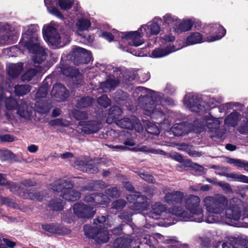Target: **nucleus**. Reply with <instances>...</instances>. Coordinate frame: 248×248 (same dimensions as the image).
Returning <instances> with one entry per match:
<instances>
[{
  "instance_id": "obj_8",
  "label": "nucleus",
  "mask_w": 248,
  "mask_h": 248,
  "mask_svg": "<svg viewBox=\"0 0 248 248\" xmlns=\"http://www.w3.org/2000/svg\"><path fill=\"white\" fill-rule=\"evenodd\" d=\"M243 207L240 199L232 198L230 200L229 206L225 211V217L231 221H239L241 218L243 221L241 226L248 228V203L244 207L243 215H242V209Z\"/></svg>"
},
{
  "instance_id": "obj_53",
  "label": "nucleus",
  "mask_w": 248,
  "mask_h": 248,
  "mask_svg": "<svg viewBox=\"0 0 248 248\" xmlns=\"http://www.w3.org/2000/svg\"><path fill=\"white\" fill-rule=\"evenodd\" d=\"M164 242L170 244L169 248H182L183 247L179 241L175 239H167Z\"/></svg>"
},
{
  "instance_id": "obj_38",
  "label": "nucleus",
  "mask_w": 248,
  "mask_h": 248,
  "mask_svg": "<svg viewBox=\"0 0 248 248\" xmlns=\"http://www.w3.org/2000/svg\"><path fill=\"white\" fill-rule=\"evenodd\" d=\"M29 193H24L22 195L24 198H28L31 200H37L41 201L43 199L42 195L40 192H37L34 189L31 188Z\"/></svg>"
},
{
  "instance_id": "obj_46",
  "label": "nucleus",
  "mask_w": 248,
  "mask_h": 248,
  "mask_svg": "<svg viewBox=\"0 0 248 248\" xmlns=\"http://www.w3.org/2000/svg\"><path fill=\"white\" fill-rule=\"evenodd\" d=\"M50 205L54 210H61L63 208L64 202L60 199L51 202Z\"/></svg>"
},
{
  "instance_id": "obj_26",
  "label": "nucleus",
  "mask_w": 248,
  "mask_h": 248,
  "mask_svg": "<svg viewBox=\"0 0 248 248\" xmlns=\"http://www.w3.org/2000/svg\"><path fill=\"white\" fill-rule=\"evenodd\" d=\"M193 26V23L190 19H186L180 21L179 19V23L177 27H174V31L176 32H185L190 30Z\"/></svg>"
},
{
  "instance_id": "obj_30",
  "label": "nucleus",
  "mask_w": 248,
  "mask_h": 248,
  "mask_svg": "<svg viewBox=\"0 0 248 248\" xmlns=\"http://www.w3.org/2000/svg\"><path fill=\"white\" fill-rule=\"evenodd\" d=\"M0 185H7L10 189L11 191L13 192L19 193L20 192L17 190L21 191V186H18L17 185L14 184L13 183L9 182L4 177L3 174L0 173Z\"/></svg>"
},
{
  "instance_id": "obj_63",
  "label": "nucleus",
  "mask_w": 248,
  "mask_h": 248,
  "mask_svg": "<svg viewBox=\"0 0 248 248\" xmlns=\"http://www.w3.org/2000/svg\"><path fill=\"white\" fill-rule=\"evenodd\" d=\"M38 149V146L34 144H31L28 147V150L32 153L36 152Z\"/></svg>"
},
{
  "instance_id": "obj_18",
  "label": "nucleus",
  "mask_w": 248,
  "mask_h": 248,
  "mask_svg": "<svg viewBox=\"0 0 248 248\" xmlns=\"http://www.w3.org/2000/svg\"><path fill=\"white\" fill-rule=\"evenodd\" d=\"M84 232L86 236L90 238L94 239L98 243H106L108 240V233L107 230L104 229L100 228L97 232L95 233L96 229L91 228L88 229L87 226L84 227Z\"/></svg>"
},
{
  "instance_id": "obj_41",
  "label": "nucleus",
  "mask_w": 248,
  "mask_h": 248,
  "mask_svg": "<svg viewBox=\"0 0 248 248\" xmlns=\"http://www.w3.org/2000/svg\"><path fill=\"white\" fill-rule=\"evenodd\" d=\"M40 71L38 68L31 69L25 73L22 77V79L23 81H30L33 77L35 76L38 72Z\"/></svg>"
},
{
  "instance_id": "obj_58",
  "label": "nucleus",
  "mask_w": 248,
  "mask_h": 248,
  "mask_svg": "<svg viewBox=\"0 0 248 248\" xmlns=\"http://www.w3.org/2000/svg\"><path fill=\"white\" fill-rule=\"evenodd\" d=\"M237 240L236 238L231 237L229 238V241H230V242H223L222 244V248H231V247L232 246V247L236 248V246L233 245V244L232 243V242H236Z\"/></svg>"
},
{
  "instance_id": "obj_47",
  "label": "nucleus",
  "mask_w": 248,
  "mask_h": 248,
  "mask_svg": "<svg viewBox=\"0 0 248 248\" xmlns=\"http://www.w3.org/2000/svg\"><path fill=\"white\" fill-rule=\"evenodd\" d=\"M13 154L9 150L0 151V158L2 160H8L13 158Z\"/></svg>"
},
{
  "instance_id": "obj_21",
  "label": "nucleus",
  "mask_w": 248,
  "mask_h": 248,
  "mask_svg": "<svg viewBox=\"0 0 248 248\" xmlns=\"http://www.w3.org/2000/svg\"><path fill=\"white\" fill-rule=\"evenodd\" d=\"M79 124L82 126L81 131L85 134H92L98 132L102 127V124L100 122L92 121H80Z\"/></svg>"
},
{
  "instance_id": "obj_23",
  "label": "nucleus",
  "mask_w": 248,
  "mask_h": 248,
  "mask_svg": "<svg viewBox=\"0 0 248 248\" xmlns=\"http://www.w3.org/2000/svg\"><path fill=\"white\" fill-rule=\"evenodd\" d=\"M167 209L165 205L160 203L155 202L152 206L151 210L149 213V217L157 219L158 217L162 215L164 213H167Z\"/></svg>"
},
{
  "instance_id": "obj_33",
  "label": "nucleus",
  "mask_w": 248,
  "mask_h": 248,
  "mask_svg": "<svg viewBox=\"0 0 248 248\" xmlns=\"http://www.w3.org/2000/svg\"><path fill=\"white\" fill-rule=\"evenodd\" d=\"M119 81L112 78L108 79L106 82L100 84V87L104 92L111 91L118 84Z\"/></svg>"
},
{
  "instance_id": "obj_31",
  "label": "nucleus",
  "mask_w": 248,
  "mask_h": 248,
  "mask_svg": "<svg viewBox=\"0 0 248 248\" xmlns=\"http://www.w3.org/2000/svg\"><path fill=\"white\" fill-rule=\"evenodd\" d=\"M179 19L175 16L166 14L163 16V24H166L169 27H172L173 30L174 27H177Z\"/></svg>"
},
{
  "instance_id": "obj_59",
  "label": "nucleus",
  "mask_w": 248,
  "mask_h": 248,
  "mask_svg": "<svg viewBox=\"0 0 248 248\" xmlns=\"http://www.w3.org/2000/svg\"><path fill=\"white\" fill-rule=\"evenodd\" d=\"M47 90L46 87H40L36 93V95L37 97H46L47 95Z\"/></svg>"
},
{
  "instance_id": "obj_49",
  "label": "nucleus",
  "mask_w": 248,
  "mask_h": 248,
  "mask_svg": "<svg viewBox=\"0 0 248 248\" xmlns=\"http://www.w3.org/2000/svg\"><path fill=\"white\" fill-rule=\"evenodd\" d=\"M152 235H149L147 234H144L140 236L139 238V243H144L148 245H151L153 244Z\"/></svg>"
},
{
  "instance_id": "obj_27",
  "label": "nucleus",
  "mask_w": 248,
  "mask_h": 248,
  "mask_svg": "<svg viewBox=\"0 0 248 248\" xmlns=\"http://www.w3.org/2000/svg\"><path fill=\"white\" fill-rule=\"evenodd\" d=\"M57 0H44V3L49 13L57 17H61L62 15L58 9L55 6L57 4Z\"/></svg>"
},
{
  "instance_id": "obj_14",
  "label": "nucleus",
  "mask_w": 248,
  "mask_h": 248,
  "mask_svg": "<svg viewBox=\"0 0 248 248\" xmlns=\"http://www.w3.org/2000/svg\"><path fill=\"white\" fill-rule=\"evenodd\" d=\"M13 28L9 24L0 22V45L12 44L16 40Z\"/></svg>"
},
{
  "instance_id": "obj_19",
  "label": "nucleus",
  "mask_w": 248,
  "mask_h": 248,
  "mask_svg": "<svg viewBox=\"0 0 248 248\" xmlns=\"http://www.w3.org/2000/svg\"><path fill=\"white\" fill-rule=\"evenodd\" d=\"M194 127L191 128L189 124L182 122L174 124L170 129V133L173 134L175 136H181L186 134L191 131H194L196 132L200 133L201 130L196 129L195 125Z\"/></svg>"
},
{
  "instance_id": "obj_2",
  "label": "nucleus",
  "mask_w": 248,
  "mask_h": 248,
  "mask_svg": "<svg viewBox=\"0 0 248 248\" xmlns=\"http://www.w3.org/2000/svg\"><path fill=\"white\" fill-rule=\"evenodd\" d=\"M183 199L185 209L181 205H175L170 208L168 213L186 221L214 223L217 221L212 216L204 217L203 210L201 206V199L198 196L190 194L184 196Z\"/></svg>"
},
{
  "instance_id": "obj_44",
  "label": "nucleus",
  "mask_w": 248,
  "mask_h": 248,
  "mask_svg": "<svg viewBox=\"0 0 248 248\" xmlns=\"http://www.w3.org/2000/svg\"><path fill=\"white\" fill-rule=\"evenodd\" d=\"M7 109L12 110L15 109L17 106V102L12 97H9L4 100Z\"/></svg>"
},
{
  "instance_id": "obj_32",
  "label": "nucleus",
  "mask_w": 248,
  "mask_h": 248,
  "mask_svg": "<svg viewBox=\"0 0 248 248\" xmlns=\"http://www.w3.org/2000/svg\"><path fill=\"white\" fill-rule=\"evenodd\" d=\"M239 116L240 114L236 111L231 113L225 119V124L228 126L234 127L237 124Z\"/></svg>"
},
{
  "instance_id": "obj_60",
  "label": "nucleus",
  "mask_w": 248,
  "mask_h": 248,
  "mask_svg": "<svg viewBox=\"0 0 248 248\" xmlns=\"http://www.w3.org/2000/svg\"><path fill=\"white\" fill-rule=\"evenodd\" d=\"M153 244L155 241L157 242H163L164 237L159 233H156L152 235Z\"/></svg>"
},
{
  "instance_id": "obj_9",
  "label": "nucleus",
  "mask_w": 248,
  "mask_h": 248,
  "mask_svg": "<svg viewBox=\"0 0 248 248\" xmlns=\"http://www.w3.org/2000/svg\"><path fill=\"white\" fill-rule=\"evenodd\" d=\"M54 192L61 193L60 196L67 201H76L79 199L80 193L72 189V184L66 180H58L50 185Z\"/></svg>"
},
{
  "instance_id": "obj_51",
  "label": "nucleus",
  "mask_w": 248,
  "mask_h": 248,
  "mask_svg": "<svg viewBox=\"0 0 248 248\" xmlns=\"http://www.w3.org/2000/svg\"><path fill=\"white\" fill-rule=\"evenodd\" d=\"M98 103L101 106L106 108L110 104V100L106 95H103L98 99Z\"/></svg>"
},
{
  "instance_id": "obj_36",
  "label": "nucleus",
  "mask_w": 248,
  "mask_h": 248,
  "mask_svg": "<svg viewBox=\"0 0 248 248\" xmlns=\"http://www.w3.org/2000/svg\"><path fill=\"white\" fill-rule=\"evenodd\" d=\"M17 113L21 117L27 119L29 117L30 114L28 110L27 105L25 102L22 101L17 109Z\"/></svg>"
},
{
  "instance_id": "obj_43",
  "label": "nucleus",
  "mask_w": 248,
  "mask_h": 248,
  "mask_svg": "<svg viewBox=\"0 0 248 248\" xmlns=\"http://www.w3.org/2000/svg\"><path fill=\"white\" fill-rule=\"evenodd\" d=\"M74 1L75 0H59L58 3L62 10H67L71 7Z\"/></svg>"
},
{
  "instance_id": "obj_1",
  "label": "nucleus",
  "mask_w": 248,
  "mask_h": 248,
  "mask_svg": "<svg viewBox=\"0 0 248 248\" xmlns=\"http://www.w3.org/2000/svg\"><path fill=\"white\" fill-rule=\"evenodd\" d=\"M133 96L137 104L143 108L145 114L154 119H164V123L167 124L164 117L167 109L164 105L173 106L174 102L171 98H164L159 93L147 89L142 87H138L134 90Z\"/></svg>"
},
{
  "instance_id": "obj_39",
  "label": "nucleus",
  "mask_w": 248,
  "mask_h": 248,
  "mask_svg": "<svg viewBox=\"0 0 248 248\" xmlns=\"http://www.w3.org/2000/svg\"><path fill=\"white\" fill-rule=\"evenodd\" d=\"M227 177L228 178H231L234 181L248 184V177L243 174H238L234 172L231 173H228Z\"/></svg>"
},
{
  "instance_id": "obj_15",
  "label": "nucleus",
  "mask_w": 248,
  "mask_h": 248,
  "mask_svg": "<svg viewBox=\"0 0 248 248\" xmlns=\"http://www.w3.org/2000/svg\"><path fill=\"white\" fill-rule=\"evenodd\" d=\"M70 54L74 57L77 65L80 63H88L92 60L90 51L78 46H75L72 47Z\"/></svg>"
},
{
  "instance_id": "obj_35",
  "label": "nucleus",
  "mask_w": 248,
  "mask_h": 248,
  "mask_svg": "<svg viewBox=\"0 0 248 248\" xmlns=\"http://www.w3.org/2000/svg\"><path fill=\"white\" fill-rule=\"evenodd\" d=\"M117 32H120L116 30L113 29L112 30V33L105 31L102 33L99 32L98 34L99 36L105 38L109 42H111L113 39L115 40H119V39L121 38V37L119 36L118 33H116Z\"/></svg>"
},
{
  "instance_id": "obj_61",
  "label": "nucleus",
  "mask_w": 248,
  "mask_h": 248,
  "mask_svg": "<svg viewBox=\"0 0 248 248\" xmlns=\"http://www.w3.org/2000/svg\"><path fill=\"white\" fill-rule=\"evenodd\" d=\"M105 187V184L103 182L96 181L94 182V185L92 187L93 189L102 188Z\"/></svg>"
},
{
  "instance_id": "obj_48",
  "label": "nucleus",
  "mask_w": 248,
  "mask_h": 248,
  "mask_svg": "<svg viewBox=\"0 0 248 248\" xmlns=\"http://www.w3.org/2000/svg\"><path fill=\"white\" fill-rule=\"evenodd\" d=\"M140 151L146 153H151L156 154L164 155L165 154V152L162 150L154 149L152 148L147 147L146 146H143L141 147L140 148Z\"/></svg>"
},
{
  "instance_id": "obj_24",
  "label": "nucleus",
  "mask_w": 248,
  "mask_h": 248,
  "mask_svg": "<svg viewBox=\"0 0 248 248\" xmlns=\"http://www.w3.org/2000/svg\"><path fill=\"white\" fill-rule=\"evenodd\" d=\"M75 164L76 168L83 171H86L90 173H95L98 172V168L96 165H93L91 163L85 164L83 162L77 160Z\"/></svg>"
},
{
  "instance_id": "obj_25",
  "label": "nucleus",
  "mask_w": 248,
  "mask_h": 248,
  "mask_svg": "<svg viewBox=\"0 0 248 248\" xmlns=\"http://www.w3.org/2000/svg\"><path fill=\"white\" fill-rule=\"evenodd\" d=\"M122 113L121 108L117 106H113L110 108L108 117L107 118L106 122L108 124H111L112 122L115 123V121H118L117 117L120 116Z\"/></svg>"
},
{
  "instance_id": "obj_22",
  "label": "nucleus",
  "mask_w": 248,
  "mask_h": 248,
  "mask_svg": "<svg viewBox=\"0 0 248 248\" xmlns=\"http://www.w3.org/2000/svg\"><path fill=\"white\" fill-rule=\"evenodd\" d=\"M51 96L55 97L57 101H63L68 96V91L66 88L60 83L54 85L51 92Z\"/></svg>"
},
{
  "instance_id": "obj_7",
  "label": "nucleus",
  "mask_w": 248,
  "mask_h": 248,
  "mask_svg": "<svg viewBox=\"0 0 248 248\" xmlns=\"http://www.w3.org/2000/svg\"><path fill=\"white\" fill-rule=\"evenodd\" d=\"M202 202L208 214L206 217L209 216L214 217L217 219L214 223H217L219 221L217 215H220L224 212L227 207L229 201L224 195L217 194L213 196H206L203 198Z\"/></svg>"
},
{
  "instance_id": "obj_56",
  "label": "nucleus",
  "mask_w": 248,
  "mask_h": 248,
  "mask_svg": "<svg viewBox=\"0 0 248 248\" xmlns=\"http://www.w3.org/2000/svg\"><path fill=\"white\" fill-rule=\"evenodd\" d=\"M125 205V202L123 200H118L112 203V208L117 210L122 209Z\"/></svg>"
},
{
  "instance_id": "obj_16",
  "label": "nucleus",
  "mask_w": 248,
  "mask_h": 248,
  "mask_svg": "<svg viewBox=\"0 0 248 248\" xmlns=\"http://www.w3.org/2000/svg\"><path fill=\"white\" fill-rule=\"evenodd\" d=\"M126 198L129 202H133V205L130 207L133 210L144 211L149 207V203L146 198L139 193L130 194Z\"/></svg>"
},
{
  "instance_id": "obj_52",
  "label": "nucleus",
  "mask_w": 248,
  "mask_h": 248,
  "mask_svg": "<svg viewBox=\"0 0 248 248\" xmlns=\"http://www.w3.org/2000/svg\"><path fill=\"white\" fill-rule=\"evenodd\" d=\"M223 109H229L232 108H238L240 109H242L243 105L238 102H230L222 105Z\"/></svg>"
},
{
  "instance_id": "obj_13",
  "label": "nucleus",
  "mask_w": 248,
  "mask_h": 248,
  "mask_svg": "<svg viewBox=\"0 0 248 248\" xmlns=\"http://www.w3.org/2000/svg\"><path fill=\"white\" fill-rule=\"evenodd\" d=\"M221 124V121L219 118H216L210 113L205 115L202 119V121L199 122L196 120L194 122V124L196 126V129L202 131V129L206 128L211 131H214L218 129Z\"/></svg>"
},
{
  "instance_id": "obj_20",
  "label": "nucleus",
  "mask_w": 248,
  "mask_h": 248,
  "mask_svg": "<svg viewBox=\"0 0 248 248\" xmlns=\"http://www.w3.org/2000/svg\"><path fill=\"white\" fill-rule=\"evenodd\" d=\"M165 196L163 198L164 202L168 204L181 202L184 198V193L180 191L170 190L163 191Z\"/></svg>"
},
{
  "instance_id": "obj_37",
  "label": "nucleus",
  "mask_w": 248,
  "mask_h": 248,
  "mask_svg": "<svg viewBox=\"0 0 248 248\" xmlns=\"http://www.w3.org/2000/svg\"><path fill=\"white\" fill-rule=\"evenodd\" d=\"M111 218V217L109 216L107 217V218L105 216H101L98 217L94 222L96 225L99 224L100 228L103 226L104 228H107L108 226L110 227L111 226V224L109 223Z\"/></svg>"
},
{
  "instance_id": "obj_5",
  "label": "nucleus",
  "mask_w": 248,
  "mask_h": 248,
  "mask_svg": "<svg viewBox=\"0 0 248 248\" xmlns=\"http://www.w3.org/2000/svg\"><path fill=\"white\" fill-rule=\"evenodd\" d=\"M84 201L88 205L77 203L73 206L74 213L78 217L86 218L93 216L95 213L94 207L98 205H107L109 202V199L107 195L92 194L86 196Z\"/></svg>"
},
{
  "instance_id": "obj_45",
  "label": "nucleus",
  "mask_w": 248,
  "mask_h": 248,
  "mask_svg": "<svg viewBox=\"0 0 248 248\" xmlns=\"http://www.w3.org/2000/svg\"><path fill=\"white\" fill-rule=\"evenodd\" d=\"M146 129L148 133L155 135H158L160 132L158 127L154 124L150 122L147 124Z\"/></svg>"
},
{
  "instance_id": "obj_4",
  "label": "nucleus",
  "mask_w": 248,
  "mask_h": 248,
  "mask_svg": "<svg viewBox=\"0 0 248 248\" xmlns=\"http://www.w3.org/2000/svg\"><path fill=\"white\" fill-rule=\"evenodd\" d=\"M161 21V18L155 17L151 21L141 26L138 31L116 33L121 39L126 41L130 45L139 46L144 43L142 37L150 38L160 32L161 28L158 23Z\"/></svg>"
},
{
  "instance_id": "obj_64",
  "label": "nucleus",
  "mask_w": 248,
  "mask_h": 248,
  "mask_svg": "<svg viewBox=\"0 0 248 248\" xmlns=\"http://www.w3.org/2000/svg\"><path fill=\"white\" fill-rule=\"evenodd\" d=\"M43 228L50 232H55V229L51 225H44L43 226Z\"/></svg>"
},
{
  "instance_id": "obj_10",
  "label": "nucleus",
  "mask_w": 248,
  "mask_h": 248,
  "mask_svg": "<svg viewBox=\"0 0 248 248\" xmlns=\"http://www.w3.org/2000/svg\"><path fill=\"white\" fill-rule=\"evenodd\" d=\"M216 29L219 31V34L216 36H209L205 38H203L202 35L198 32H193L187 37L185 46L193 45L197 44L202 43L205 41L208 42H213L220 39L224 36L226 33L225 29L221 26L216 25L215 30H213L214 33H217Z\"/></svg>"
},
{
  "instance_id": "obj_55",
  "label": "nucleus",
  "mask_w": 248,
  "mask_h": 248,
  "mask_svg": "<svg viewBox=\"0 0 248 248\" xmlns=\"http://www.w3.org/2000/svg\"><path fill=\"white\" fill-rule=\"evenodd\" d=\"M217 186H220L225 192H232V188L228 183L222 181H219L217 183Z\"/></svg>"
},
{
  "instance_id": "obj_11",
  "label": "nucleus",
  "mask_w": 248,
  "mask_h": 248,
  "mask_svg": "<svg viewBox=\"0 0 248 248\" xmlns=\"http://www.w3.org/2000/svg\"><path fill=\"white\" fill-rule=\"evenodd\" d=\"M162 39L165 42L166 46L155 49L152 52V57L158 58L165 57L180 49V47L177 48L175 45H171V43L175 40V37L173 35L166 34L162 37Z\"/></svg>"
},
{
  "instance_id": "obj_62",
  "label": "nucleus",
  "mask_w": 248,
  "mask_h": 248,
  "mask_svg": "<svg viewBox=\"0 0 248 248\" xmlns=\"http://www.w3.org/2000/svg\"><path fill=\"white\" fill-rule=\"evenodd\" d=\"M0 139L2 141H12L13 140V138L12 137H11L9 135H5L3 136H2L0 137Z\"/></svg>"
},
{
  "instance_id": "obj_3",
  "label": "nucleus",
  "mask_w": 248,
  "mask_h": 248,
  "mask_svg": "<svg viewBox=\"0 0 248 248\" xmlns=\"http://www.w3.org/2000/svg\"><path fill=\"white\" fill-rule=\"evenodd\" d=\"M38 31L39 27L36 24L24 27L19 45L20 49L23 47L29 51L34 63H40L46 60V50L41 44Z\"/></svg>"
},
{
  "instance_id": "obj_17",
  "label": "nucleus",
  "mask_w": 248,
  "mask_h": 248,
  "mask_svg": "<svg viewBox=\"0 0 248 248\" xmlns=\"http://www.w3.org/2000/svg\"><path fill=\"white\" fill-rule=\"evenodd\" d=\"M115 124L122 128L128 129L135 128L136 131L138 132L141 131L143 129L140 121L135 116H131L130 118H124L115 121Z\"/></svg>"
},
{
  "instance_id": "obj_12",
  "label": "nucleus",
  "mask_w": 248,
  "mask_h": 248,
  "mask_svg": "<svg viewBox=\"0 0 248 248\" xmlns=\"http://www.w3.org/2000/svg\"><path fill=\"white\" fill-rule=\"evenodd\" d=\"M184 105L190 111L197 113L202 112L206 109L204 102L193 93L186 94L184 99Z\"/></svg>"
},
{
  "instance_id": "obj_6",
  "label": "nucleus",
  "mask_w": 248,
  "mask_h": 248,
  "mask_svg": "<svg viewBox=\"0 0 248 248\" xmlns=\"http://www.w3.org/2000/svg\"><path fill=\"white\" fill-rule=\"evenodd\" d=\"M44 39L47 44L54 48L64 46L70 41L68 33L58 31V26L53 22L44 26L42 30Z\"/></svg>"
},
{
  "instance_id": "obj_29",
  "label": "nucleus",
  "mask_w": 248,
  "mask_h": 248,
  "mask_svg": "<svg viewBox=\"0 0 248 248\" xmlns=\"http://www.w3.org/2000/svg\"><path fill=\"white\" fill-rule=\"evenodd\" d=\"M132 242L131 236L126 238H118L114 242V248H128Z\"/></svg>"
},
{
  "instance_id": "obj_57",
  "label": "nucleus",
  "mask_w": 248,
  "mask_h": 248,
  "mask_svg": "<svg viewBox=\"0 0 248 248\" xmlns=\"http://www.w3.org/2000/svg\"><path fill=\"white\" fill-rule=\"evenodd\" d=\"M107 194L111 197H117L119 196V192L116 187H111L107 190Z\"/></svg>"
},
{
  "instance_id": "obj_54",
  "label": "nucleus",
  "mask_w": 248,
  "mask_h": 248,
  "mask_svg": "<svg viewBox=\"0 0 248 248\" xmlns=\"http://www.w3.org/2000/svg\"><path fill=\"white\" fill-rule=\"evenodd\" d=\"M139 175L142 179L147 182L153 183L155 181L154 177L147 172H140Z\"/></svg>"
},
{
  "instance_id": "obj_28",
  "label": "nucleus",
  "mask_w": 248,
  "mask_h": 248,
  "mask_svg": "<svg viewBox=\"0 0 248 248\" xmlns=\"http://www.w3.org/2000/svg\"><path fill=\"white\" fill-rule=\"evenodd\" d=\"M23 63H11L10 64L7 68L8 74L12 77L17 76L22 71Z\"/></svg>"
},
{
  "instance_id": "obj_42",
  "label": "nucleus",
  "mask_w": 248,
  "mask_h": 248,
  "mask_svg": "<svg viewBox=\"0 0 248 248\" xmlns=\"http://www.w3.org/2000/svg\"><path fill=\"white\" fill-rule=\"evenodd\" d=\"M93 103V99L90 97H83L78 101L77 104V107L84 108L90 106Z\"/></svg>"
},
{
  "instance_id": "obj_40",
  "label": "nucleus",
  "mask_w": 248,
  "mask_h": 248,
  "mask_svg": "<svg viewBox=\"0 0 248 248\" xmlns=\"http://www.w3.org/2000/svg\"><path fill=\"white\" fill-rule=\"evenodd\" d=\"M31 91V87L28 85H16L15 87V92L18 96L23 95Z\"/></svg>"
},
{
  "instance_id": "obj_50",
  "label": "nucleus",
  "mask_w": 248,
  "mask_h": 248,
  "mask_svg": "<svg viewBox=\"0 0 248 248\" xmlns=\"http://www.w3.org/2000/svg\"><path fill=\"white\" fill-rule=\"evenodd\" d=\"M73 116L77 120H85L87 118L86 112L75 110L73 112Z\"/></svg>"
},
{
  "instance_id": "obj_34",
  "label": "nucleus",
  "mask_w": 248,
  "mask_h": 248,
  "mask_svg": "<svg viewBox=\"0 0 248 248\" xmlns=\"http://www.w3.org/2000/svg\"><path fill=\"white\" fill-rule=\"evenodd\" d=\"M90 26V21L88 19L82 17L79 18L76 23V27L78 32L87 30Z\"/></svg>"
}]
</instances>
